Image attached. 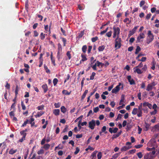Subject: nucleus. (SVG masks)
Returning a JSON list of instances; mask_svg holds the SVG:
<instances>
[{
  "mask_svg": "<svg viewBox=\"0 0 159 159\" xmlns=\"http://www.w3.org/2000/svg\"><path fill=\"white\" fill-rule=\"evenodd\" d=\"M154 39V35L152 33L151 31L148 30L146 38V43L149 44L152 42Z\"/></svg>",
  "mask_w": 159,
  "mask_h": 159,
  "instance_id": "obj_1",
  "label": "nucleus"
},
{
  "mask_svg": "<svg viewBox=\"0 0 159 159\" xmlns=\"http://www.w3.org/2000/svg\"><path fill=\"white\" fill-rule=\"evenodd\" d=\"M113 38H115L116 37H119L120 32V28L119 27L114 25L113 27Z\"/></svg>",
  "mask_w": 159,
  "mask_h": 159,
  "instance_id": "obj_2",
  "label": "nucleus"
},
{
  "mask_svg": "<svg viewBox=\"0 0 159 159\" xmlns=\"http://www.w3.org/2000/svg\"><path fill=\"white\" fill-rule=\"evenodd\" d=\"M115 48L116 49L120 48L121 46V43L122 42L121 38L119 37H116L115 39Z\"/></svg>",
  "mask_w": 159,
  "mask_h": 159,
  "instance_id": "obj_3",
  "label": "nucleus"
},
{
  "mask_svg": "<svg viewBox=\"0 0 159 159\" xmlns=\"http://www.w3.org/2000/svg\"><path fill=\"white\" fill-rule=\"evenodd\" d=\"M156 151H153L152 152L146 154L144 156V159H153L154 157V155Z\"/></svg>",
  "mask_w": 159,
  "mask_h": 159,
  "instance_id": "obj_4",
  "label": "nucleus"
},
{
  "mask_svg": "<svg viewBox=\"0 0 159 159\" xmlns=\"http://www.w3.org/2000/svg\"><path fill=\"white\" fill-rule=\"evenodd\" d=\"M96 125L95 121L92 120L89 123V127L91 129H93Z\"/></svg>",
  "mask_w": 159,
  "mask_h": 159,
  "instance_id": "obj_5",
  "label": "nucleus"
},
{
  "mask_svg": "<svg viewBox=\"0 0 159 159\" xmlns=\"http://www.w3.org/2000/svg\"><path fill=\"white\" fill-rule=\"evenodd\" d=\"M126 78L128 80V81L130 85H134L136 83L134 80L133 79L131 78V75H128L127 76Z\"/></svg>",
  "mask_w": 159,
  "mask_h": 159,
  "instance_id": "obj_6",
  "label": "nucleus"
},
{
  "mask_svg": "<svg viewBox=\"0 0 159 159\" xmlns=\"http://www.w3.org/2000/svg\"><path fill=\"white\" fill-rule=\"evenodd\" d=\"M145 35L143 33H141L139 34V36L137 38L136 43H139L141 39L145 38Z\"/></svg>",
  "mask_w": 159,
  "mask_h": 159,
  "instance_id": "obj_7",
  "label": "nucleus"
},
{
  "mask_svg": "<svg viewBox=\"0 0 159 159\" xmlns=\"http://www.w3.org/2000/svg\"><path fill=\"white\" fill-rule=\"evenodd\" d=\"M131 147L130 146H127L126 145L121 148L120 149V151L121 152L125 151L131 148Z\"/></svg>",
  "mask_w": 159,
  "mask_h": 159,
  "instance_id": "obj_8",
  "label": "nucleus"
},
{
  "mask_svg": "<svg viewBox=\"0 0 159 159\" xmlns=\"http://www.w3.org/2000/svg\"><path fill=\"white\" fill-rule=\"evenodd\" d=\"M120 89V88H119L118 86H116L112 90L111 92L112 93L116 94L119 91Z\"/></svg>",
  "mask_w": 159,
  "mask_h": 159,
  "instance_id": "obj_9",
  "label": "nucleus"
},
{
  "mask_svg": "<svg viewBox=\"0 0 159 159\" xmlns=\"http://www.w3.org/2000/svg\"><path fill=\"white\" fill-rule=\"evenodd\" d=\"M42 87L43 89L44 92L46 93L48 90V87L47 85L46 84H45L43 85Z\"/></svg>",
  "mask_w": 159,
  "mask_h": 159,
  "instance_id": "obj_10",
  "label": "nucleus"
},
{
  "mask_svg": "<svg viewBox=\"0 0 159 159\" xmlns=\"http://www.w3.org/2000/svg\"><path fill=\"white\" fill-rule=\"evenodd\" d=\"M97 152V151H95L92 153L91 156V157H92V159H96V154Z\"/></svg>",
  "mask_w": 159,
  "mask_h": 159,
  "instance_id": "obj_11",
  "label": "nucleus"
},
{
  "mask_svg": "<svg viewBox=\"0 0 159 159\" xmlns=\"http://www.w3.org/2000/svg\"><path fill=\"white\" fill-rule=\"evenodd\" d=\"M60 111L59 109H55L53 110V113L56 116H58L60 114Z\"/></svg>",
  "mask_w": 159,
  "mask_h": 159,
  "instance_id": "obj_12",
  "label": "nucleus"
},
{
  "mask_svg": "<svg viewBox=\"0 0 159 159\" xmlns=\"http://www.w3.org/2000/svg\"><path fill=\"white\" fill-rule=\"evenodd\" d=\"M145 130L146 131H147L149 129V127L151 125V124H148L147 123L145 122Z\"/></svg>",
  "mask_w": 159,
  "mask_h": 159,
  "instance_id": "obj_13",
  "label": "nucleus"
},
{
  "mask_svg": "<svg viewBox=\"0 0 159 159\" xmlns=\"http://www.w3.org/2000/svg\"><path fill=\"white\" fill-rule=\"evenodd\" d=\"M134 72L137 73L139 74H140L143 72V71L137 68H136L135 70H134Z\"/></svg>",
  "mask_w": 159,
  "mask_h": 159,
  "instance_id": "obj_14",
  "label": "nucleus"
},
{
  "mask_svg": "<svg viewBox=\"0 0 159 159\" xmlns=\"http://www.w3.org/2000/svg\"><path fill=\"white\" fill-rule=\"evenodd\" d=\"M88 90L87 89L85 90V91L84 92V93H83V95L82 96L81 100H83L84 98L86 97V94L88 93Z\"/></svg>",
  "mask_w": 159,
  "mask_h": 159,
  "instance_id": "obj_15",
  "label": "nucleus"
},
{
  "mask_svg": "<svg viewBox=\"0 0 159 159\" xmlns=\"http://www.w3.org/2000/svg\"><path fill=\"white\" fill-rule=\"evenodd\" d=\"M152 87L149 84H148L146 88V90L148 91L151 90L153 89Z\"/></svg>",
  "mask_w": 159,
  "mask_h": 159,
  "instance_id": "obj_16",
  "label": "nucleus"
},
{
  "mask_svg": "<svg viewBox=\"0 0 159 159\" xmlns=\"http://www.w3.org/2000/svg\"><path fill=\"white\" fill-rule=\"evenodd\" d=\"M50 146V145L49 144L47 143L44 144L43 148L46 150H48Z\"/></svg>",
  "mask_w": 159,
  "mask_h": 159,
  "instance_id": "obj_17",
  "label": "nucleus"
},
{
  "mask_svg": "<svg viewBox=\"0 0 159 159\" xmlns=\"http://www.w3.org/2000/svg\"><path fill=\"white\" fill-rule=\"evenodd\" d=\"M17 151V149L13 150L12 148L11 149L9 152V153L11 155H13Z\"/></svg>",
  "mask_w": 159,
  "mask_h": 159,
  "instance_id": "obj_18",
  "label": "nucleus"
},
{
  "mask_svg": "<svg viewBox=\"0 0 159 159\" xmlns=\"http://www.w3.org/2000/svg\"><path fill=\"white\" fill-rule=\"evenodd\" d=\"M71 91L69 92L67 90H63L62 91V93L65 95H69L71 93Z\"/></svg>",
  "mask_w": 159,
  "mask_h": 159,
  "instance_id": "obj_19",
  "label": "nucleus"
},
{
  "mask_svg": "<svg viewBox=\"0 0 159 159\" xmlns=\"http://www.w3.org/2000/svg\"><path fill=\"white\" fill-rule=\"evenodd\" d=\"M61 110L63 113H65L67 111V109L65 106H62L61 107Z\"/></svg>",
  "mask_w": 159,
  "mask_h": 159,
  "instance_id": "obj_20",
  "label": "nucleus"
},
{
  "mask_svg": "<svg viewBox=\"0 0 159 159\" xmlns=\"http://www.w3.org/2000/svg\"><path fill=\"white\" fill-rule=\"evenodd\" d=\"M51 59L52 63L53 64L54 66H55L56 64L55 63V59L53 57L52 53V52L51 55Z\"/></svg>",
  "mask_w": 159,
  "mask_h": 159,
  "instance_id": "obj_21",
  "label": "nucleus"
},
{
  "mask_svg": "<svg viewBox=\"0 0 159 159\" xmlns=\"http://www.w3.org/2000/svg\"><path fill=\"white\" fill-rule=\"evenodd\" d=\"M139 27V26H135L133 29H132L129 32H131L133 34H134L136 30Z\"/></svg>",
  "mask_w": 159,
  "mask_h": 159,
  "instance_id": "obj_22",
  "label": "nucleus"
},
{
  "mask_svg": "<svg viewBox=\"0 0 159 159\" xmlns=\"http://www.w3.org/2000/svg\"><path fill=\"white\" fill-rule=\"evenodd\" d=\"M158 130L159 129V125L158 124L155 125L154 126L152 127V131L153 130Z\"/></svg>",
  "mask_w": 159,
  "mask_h": 159,
  "instance_id": "obj_23",
  "label": "nucleus"
},
{
  "mask_svg": "<svg viewBox=\"0 0 159 159\" xmlns=\"http://www.w3.org/2000/svg\"><path fill=\"white\" fill-rule=\"evenodd\" d=\"M81 57L82 58V59L81 61H84L87 60V58H86V57L85 55L83 54H81Z\"/></svg>",
  "mask_w": 159,
  "mask_h": 159,
  "instance_id": "obj_24",
  "label": "nucleus"
},
{
  "mask_svg": "<svg viewBox=\"0 0 159 159\" xmlns=\"http://www.w3.org/2000/svg\"><path fill=\"white\" fill-rule=\"evenodd\" d=\"M141 50V48L139 46L137 47L136 48V51L135 52V53L136 54H137L138 53L140 52Z\"/></svg>",
  "mask_w": 159,
  "mask_h": 159,
  "instance_id": "obj_25",
  "label": "nucleus"
},
{
  "mask_svg": "<svg viewBox=\"0 0 159 159\" xmlns=\"http://www.w3.org/2000/svg\"><path fill=\"white\" fill-rule=\"evenodd\" d=\"M58 52H57L58 55L60 51L62 50V47L61 44L60 43H58Z\"/></svg>",
  "mask_w": 159,
  "mask_h": 159,
  "instance_id": "obj_26",
  "label": "nucleus"
},
{
  "mask_svg": "<svg viewBox=\"0 0 159 159\" xmlns=\"http://www.w3.org/2000/svg\"><path fill=\"white\" fill-rule=\"evenodd\" d=\"M44 113V112L43 111H41L40 112H38L36 116L37 117H39L42 115Z\"/></svg>",
  "mask_w": 159,
  "mask_h": 159,
  "instance_id": "obj_27",
  "label": "nucleus"
},
{
  "mask_svg": "<svg viewBox=\"0 0 159 159\" xmlns=\"http://www.w3.org/2000/svg\"><path fill=\"white\" fill-rule=\"evenodd\" d=\"M125 100V95H122L121 96V99L120 101L119 104L121 105V102H124Z\"/></svg>",
  "mask_w": 159,
  "mask_h": 159,
  "instance_id": "obj_28",
  "label": "nucleus"
},
{
  "mask_svg": "<svg viewBox=\"0 0 159 159\" xmlns=\"http://www.w3.org/2000/svg\"><path fill=\"white\" fill-rule=\"evenodd\" d=\"M61 39H62V40L63 43V46H65L66 44V42L67 41L66 39L64 38L61 37Z\"/></svg>",
  "mask_w": 159,
  "mask_h": 159,
  "instance_id": "obj_29",
  "label": "nucleus"
},
{
  "mask_svg": "<svg viewBox=\"0 0 159 159\" xmlns=\"http://www.w3.org/2000/svg\"><path fill=\"white\" fill-rule=\"evenodd\" d=\"M87 46L86 45H84L82 48V51L84 53H85L86 52L87 49Z\"/></svg>",
  "mask_w": 159,
  "mask_h": 159,
  "instance_id": "obj_30",
  "label": "nucleus"
},
{
  "mask_svg": "<svg viewBox=\"0 0 159 159\" xmlns=\"http://www.w3.org/2000/svg\"><path fill=\"white\" fill-rule=\"evenodd\" d=\"M124 22L125 23L127 22V24H129L130 23L131 21L129 20V18H126L124 20Z\"/></svg>",
  "mask_w": 159,
  "mask_h": 159,
  "instance_id": "obj_31",
  "label": "nucleus"
},
{
  "mask_svg": "<svg viewBox=\"0 0 159 159\" xmlns=\"http://www.w3.org/2000/svg\"><path fill=\"white\" fill-rule=\"evenodd\" d=\"M105 47L103 45L101 46H99L98 48V50L99 51H102L105 49Z\"/></svg>",
  "mask_w": 159,
  "mask_h": 159,
  "instance_id": "obj_32",
  "label": "nucleus"
},
{
  "mask_svg": "<svg viewBox=\"0 0 159 159\" xmlns=\"http://www.w3.org/2000/svg\"><path fill=\"white\" fill-rule=\"evenodd\" d=\"M84 30L81 31L80 33L79 34L78 37L79 38H81L84 35Z\"/></svg>",
  "mask_w": 159,
  "mask_h": 159,
  "instance_id": "obj_33",
  "label": "nucleus"
},
{
  "mask_svg": "<svg viewBox=\"0 0 159 159\" xmlns=\"http://www.w3.org/2000/svg\"><path fill=\"white\" fill-rule=\"evenodd\" d=\"M58 82V80L57 78H54L53 80V83L54 86H56Z\"/></svg>",
  "mask_w": 159,
  "mask_h": 159,
  "instance_id": "obj_34",
  "label": "nucleus"
},
{
  "mask_svg": "<svg viewBox=\"0 0 159 159\" xmlns=\"http://www.w3.org/2000/svg\"><path fill=\"white\" fill-rule=\"evenodd\" d=\"M96 75V73L94 72H93L91 75L90 76V80H93L94 79V77Z\"/></svg>",
  "mask_w": 159,
  "mask_h": 159,
  "instance_id": "obj_35",
  "label": "nucleus"
},
{
  "mask_svg": "<svg viewBox=\"0 0 159 159\" xmlns=\"http://www.w3.org/2000/svg\"><path fill=\"white\" fill-rule=\"evenodd\" d=\"M44 153V150L43 149H41L37 152V154L39 155L43 154Z\"/></svg>",
  "mask_w": 159,
  "mask_h": 159,
  "instance_id": "obj_36",
  "label": "nucleus"
},
{
  "mask_svg": "<svg viewBox=\"0 0 159 159\" xmlns=\"http://www.w3.org/2000/svg\"><path fill=\"white\" fill-rule=\"evenodd\" d=\"M18 86L17 85H16V89L15 91V94L16 98L17 97V95L18 93Z\"/></svg>",
  "mask_w": 159,
  "mask_h": 159,
  "instance_id": "obj_37",
  "label": "nucleus"
},
{
  "mask_svg": "<svg viewBox=\"0 0 159 159\" xmlns=\"http://www.w3.org/2000/svg\"><path fill=\"white\" fill-rule=\"evenodd\" d=\"M28 3H29L28 0H26L25 1V9H27L28 8L29 6Z\"/></svg>",
  "mask_w": 159,
  "mask_h": 159,
  "instance_id": "obj_38",
  "label": "nucleus"
},
{
  "mask_svg": "<svg viewBox=\"0 0 159 159\" xmlns=\"http://www.w3.org/2000/svg\"><path fill=\"white\" fill-rule=\"evenodd\" d=\"M95 63H97V65L98 66H100L101 65V66L102 67L104 65V64L102 63V62H99L98 61Z\"/></svg>",
  "mask_w": 159,
  "mask_h": 159,
  "instance_id": "obj_39",
  "label": "nucleus"
},
{
  "mask_svg": "<svg viewBox=\"0 0 159 159\" xmlns=\"http://www.w3.org/2000/svg\"><path fill=\"white\" fill-rule=\"evenodd\" d=\"M137 112H138V109L137 108H134L133 109L132 113L133 114L135 115L136 114Z\"/></svg>",
  "mask_w": 159,
  "mask_h": 159,
  "instance_id": "obj_40",
  "label": "nucleus"
},
{
  "mask_svg": "<svg viewBox=\"0 0 159 159\" xmlns=\"http://www.w3.org/2000/svg\"><path fill=\"white\" fill-rule=\"evenodd\" d=\"M45 34H43V33L42 32L40 34V37L41 39L42 40H43L45 38Z\"/></svg>",
  "mask_w": 159,
  "mask_h": 159,
  "instance_id": "obj_41",
  "label": "nucleus"
},
{
  "mask_svg": "<svg viewBox=\"0 0 159 159\" xmlns=\"http://www.w3.org/2000/svg\"><path fill=\"white\" fill-rule=\"evenodd\" d=\"M106 127L105 126H104L102 127V128L101 130V131H102V132H105V134H106L107 133V132L106 131Z\"/></svg>",
  "mask_w": 159,
  "mask_h": 159,
  "instance_id": "obj_42",
  "label": "nucleus"
},
{
  "mask_svg": "<svg viewBox=\"0 0 159 159\" xmlns=\"http://www.w3.org/2000/svg\"><path fill=\"white\" fill-rule=\"evenodd\" d=\"M137 155L139 159H141L143 156V155L142 154V152H141L138 153L137 154Z\"/></svg>",
  "mask_w": 159,
  "mask_h": 159,
  "instance_id": "obj_43",
  "label": "nucleus"
},
{
  "mask_svg": "<svg viewBox=\"0 0 159 159\" xmlns=\"http://www.w3.org/2000/svg\"><path fill=\"white\" fill-rule=\"evenodd\" d=\"M44 105H42L41 106H38L37 107V109L39 110H42L44 109Z\"/></svg>",
  "mask_w": 159,
  "mask_h": 159,
  "instance_id": "obj_44",
  "label": "nucleus"
},
{
  "mask_svg": "<svg viewBox=\"0 0 159 159\" xmlns=\"http://www.w3.org/2000/svg\"><path fill=\"white\" fill-rule=\"evenodd\" d=\"M21 106L22 107V109L23 110H25L26 109V107L25 105L24 102L23 101H21Z\"/></svg>",
  "mask_w": 159,
  "mask_h": 159,
  "instance_id": "obj_45",
  "label": "nucleus"
},
{
  "mask_svg": "<svg viewBox=\"0 0 159 159\" xmlns=\"http://www.w3.org/2000/svg\"><path fill=\"white\" fill-rule=\"evenodd\" d=\"M119 136V134H114L111 137V139H116Z\"/></svg>",
  "mask_w": 159,
  "mask_h": 159,
  "instance_id": "obj_46",
  "label": "nucleus"
},
{
  "mask_svg": "<svg viewBox=\"0 0 159 159\" xmlns=\"http://www.w3.org/2000/svg\"><path fill=\"white\" fill-rule=\"evenodd\" d=\"M83 117V116L81 115L79 117H78L77 119H75V123L77 122L79 120H80V121H81V120H82V118Z\"/></svg>",
  "mask_w": 159,
  "mask_h": 159,
  "instance_id": "obj_47",
  "label": "nucleus"
},
{
  "mask_svg": "<svg viewBox=\"0 0 159 159\" xmlns=\"http://www.w3.org/2000/svg\"><path fill=\"white\" fill-rule=\"evenodd\" d=\"M111 34L112 32L111 31H110L106 34V36L108 37H110L111 36Z\"/></svg>",
  "mask_w": 159,
  "mask_h": 159,
  "instance_id": "obj_48",
  "label": "nucleus"
},
{
  "mask_svg": "<svg viewBox=\"0 0 159 159\" xmlns=\"http://www.w3.org/2000/svg\"><path fill=\"white\" fill-rule=\"evenodd\" d=\"M98 39V38L97 36H96L95 37H93L92 38L91 40L93 42H95L97 41Z\"/></svg>",
  "mask_w": 159,
  "mask_h": 159,
  "instance_id": "obj_49",
  "label": "nucleus"
},
{
  "mask_svg": "<svg viewBox=\"0 0 159 159\" xmlns=\"http://www.w3.org/2000/svg\"><path fill=\"white\" fill-rule=\"evenodd\" d=\"M20 133L21 135L23 136V137H25L26 135V133L24 132L23 130L21 131L20 132Z\"/></svg>",
  "mask_w": 159,
  "mask_h": 159,
  "instance_id": "obj_50",
  "label": "nucleus"
},
{
  "mask_svg": "<svg viewBox=\"0 0 159 159\" xmlns=\"http://www.w3.org/2000/svg\"><path fill=\"white\" fill-rule=\"evenodd\" d=\"M142 116V110H140L139 111H138V113L137 114V116L139 117H140Z\"/></svg>",
  "mask_w": 159,
  "mask_h": 159,
  "instance_id": "obj_51",
  "label": "nucleus"
},
{
  "mask_svg": "<svg viewBox=\"0 0 159 159\" xmlns=\"http://www.w3.org/2000/svg\"><path fill=\"white\" fill-rule=\"evenodd\" d=\"M102 157V153L101 152L98 153L97 155V157L98 159H101Z\"/></svg>",
  "mask_w": 159,
  "mask_h": 159,
  "instance_id": "obj_52",
  "label": "nucleus"
},
{
  "mask_svg": "<svg viewBox=\"0 0 159 159\" xmlns=\"http://www.w3.org/2000/svg\"><path fill=\"white\" fill-rule=\"evenodd\" d=\"M46 140V139L45 137H44L41 140V145H43L45 143V141Z\"/></svg>",
  "mask_w": 159,
  "mask_h": 159,
  "instance_id": "obj_53",
  "label": "nucleus"
},
{
  "mask_svg": "<svg viewBox=\"0 0 159 159\" xmlns=\"http://www.w3.org/2000/svg\"><path fill=\"white\" fill-rule=\"evenodd\" d=\"M66 55L68 57L69 59H70L71 57L70 52L69 51H67L66 53Z\"/></svg>",
  "mask_w": 159,
  "mask_h": 159,
  "instance_id": "obj_54",
  "label": "nucleus"
},
{
  "mask_svg": "<svg viewBox=\"0 0 159 159\" xmlns=\"http://www.w3.org/2000/svg\"><path fill=\"white\" fill-rule=\"evenodd\" d=\"M80 149L78 147H76V151L74 152V154L75 155L77 154L79 152Z\"/></svg>",
  "mask_w": 159,
  "mask_h": 159,
  "instance_id": "obj_55",
  "label": "nucleus"
},
{
  "mask_svg": "<svg viewBox=\"0 0 159 159\" xmlns=\"http://www.w3.org/2000/svg\"><path fill=\"white\" fill-rule=\"evenodd\" d=\"M146 57H143L141 59L138 60L139 61H142L143 62L145 61L146 60Z\"/></svg>",
  "mask_w": 159,
  "mask_h": 159,
  "instance_id": "obj_56",
  "label": "nucleus"
},
{
  "mask_svg": "<svg viewBox=\"0 0 159 159\" xmlns=\"http://www.w3.org/2000/svg\"><path fill=\"white\" fill-rule=\"evenodd\" d=\"M29 121V120H26L24 122L23 124H22V125L21 126V127H23L26 126V124L28 123V122Z\"/></svg>",
  "mask_w": 159,
  "mask_h": 159,
  "instance_id": "obj_57",
  "label": "nucleus"
},
{
  "mask_svg": "<svg viewBox=\"0 0 159 159\" xmlns=\"http://www.w3.org/2000/svg\"><path fill=\"white\" fill-rule=\"evenodd\" d=\"M54 106L56 108H59L60 107V103L59 102L55 103L54 104Z\"/></svg>",
  "mask_w": 159,
  "mask_h": 159,
  "instance_id": "obj_58",
  "label": "nucleus"
},
{
  "mask_svg": "<svg viewBox=\"0 0 159 159\" xmlns=\"http://www.w3.org/2000/svg\"><path fill=\"white\" fill-rule=\"evenodd\" d=\"M99 110V108L98 107H96L93 109V111L94 112L96 113Z\"/></svg>",
  "mask_w": 159,
  "mask_h": 159,
  "instance_id": "obj_59",
  "label": "nucleus"
},
{
  "mask_svg": "<svg viewBox=\"0 0 159 159\" xmlns=\"http://www.w3.org/2000/svg\"><path fill=\"white\" fill-rule=\"evenodd\" d=\"M145 3V2L144 1L142 0L141 1L139 5L140 7H142L143 5Z\"/></svg>",
  "mask_w": 159,
  "mask_h": 159,
  "instance_id": "obj_60",
  "label": "nucleus"
},
{
  "mask_svg": "<svg viewBox=\"0 0 159 159\" xmlns=\"http://www.w3.org/2000/svg\"><path fill=\"white\" fill-rule=\"evenodd\" d=\"M70 77V75L69 74H68L66 79L64 81V83H65L67 80H69Z\"/></svg>",
  "mask_w": 159,
  "mask_h": 159,
  "instance_id": "obj_61",
  "label": "nucleus"
},
{
  "mask_svg": "<svg viewBox=\"0 0 159 159\" xmlns=\"http://www.w3.org/2000/svg\"><path fill=\"white\" fill-rule=\"evenodd\" d=\"M34 37H37L38 36L39 34L37 31L34 30Z\"/></svg>",
  "mask_w": 159,
  "mask_h": 159,
  "instance_id": "obj_62",
  "label": "nucleus"
},
{
  "mask_svg": "<svg viewBox=\"0 0 159 159\" xmlns=\"http://www.w3.org/2000/svg\"><path fill=\"white\" fill-rule=\"evenodd\" d=\"M132 126L131 125H128V124H127L126 126V129H127V130H130Z\"/></svg>",
  "mask_w": 159,
  "mask_h": 159,
  "instance_id": "obj_63",
  "label": "nucleus"
},
{
  "mask_svg": "<svg viewBox=\"0 0 159 159\" xmlns=\"http://www.w3.org/2000/svg\"><path fill=\"white\" fill-rule=\"evenodd\" d=\"M151 14L150 13L148 14L146 17V19L147 20H148L151 17Z\"/></svg>",
  "mask_w": 159,
  "mask_h": 159,
  "instance_id": "obj_64",
  "label": "nucleus"
}]
</instances>
